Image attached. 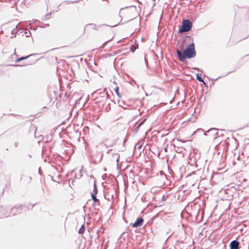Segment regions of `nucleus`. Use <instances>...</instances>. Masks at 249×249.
Masks as SVG:
<instances>
[{
	"instance_id": "f257e3e1",
	"label": "nucleus",
	"mask_w": 249,
	"mask_h": 249,
	"mask_svg": "<svg viewBox=\"0 0 249 249\" xmlns=\"http://www.w3.org/2000/svg\"><path fill=\"white\" fill-rule=\"evenodd\" d=\"M180 42L178 43L179 48L177 50V54L180 61H183L184 59L187 58H191L194 57L196 56V52L195 50V45L194 43H192L184 50L183 53H182L181 50L183 49L182 45H180Z\"/></svg>"
},
{
	"instance_id": "f03ea898",
	"label": "nucleus",
	"mask_w": 249,
	"mask_h": 249,
	"mask_svg": "<svg viewBox=\"0 0 249 249\" xmlns=\"http://www.w3.org/2000/svg\"><path fill=\"white\" fill-rule=\"evenodd\" d=\"M192 27V23L189 20H184L182 24L179 32H186L190 31Z\"/></svg>"
},
{
	"instance_id": "7ed1b4c3",
	"label": "nucleus",
	"mask_w": 249,
	"mask_h": 249,
	"mask_svg": "<svg viewBox=\"0 0 249 249\" xmlns=\"http://www.w3.org/2000/svg\"><path fill=\"white\" fill-rule=\"evenodd\" d=\"M239 243L236 240L232 241L230 244L231 249H238Z\"/></svg>"
},
{
	"instance_id": "20e7f679",
	"label": "nucleus",
	"mask_w": 249,
	"mask_h": 249,
	"mask_svg": "<svg viewBox=\"0 0 249 249\" xmlns=\"http://www.w3.org/2000/svg\"><path fill=\"white\" fill-rule=\"evenodd\" d=\"M142 222L143 219L142 218L138 219L137 221L133 224L132 226L134 228L139 227L142 225Z\"/></svg>"
},
{
	"instance_id": "39448f33",
	"label": "nucleus",
	"mask_w": 249,
	"mask_h": 249,
	"mask_svg": "<svg viewBox=\"0 0 249 249\" xmlns=\"http://www.w3.org/2000/svg\"><path fill=\"white\" fill-rule=\"evenodd\" d=\"M94 193H95L91 194V197H92V198L93 199L94 201L96 202L97 201V199L95 195L97 193V188L95 185H94Z\"/></svg>"
},
{
	"instance_id": "423d86ee",
	"label": "nucleus",
	"mask_w": 249,
	"mask_h": 249,
	"mask_svg": "<svg viewBox=\"0 0 249 249\" xmlns=\"http://www.w3.org/2000/svg\"><path fill=\"white\" fill-rule=\"evenodd\" d=\"M196 79L200 82H203L204 84H205V83L204 82V81H203V80L202 79V78H201V76L200 74H196Z\"/></svg>"
},
{
	"instance_id": "0eeeda50",
	"label": "nucleus",
	"mask_w": 249,
	"mask_h": 249,
	"mask_svg": "<svg viewBox=\"0 0 249 249\" xmlns=\"http://www.w3.org/2000/svg\"><path fill=\"white\" fill-rule=\"evenodd\" d=\"M28 57V56H26V57H22L20 58H18L17 61L18 62V61H21L22 60H24V59H25L26 58H27Z\"/></svg>"
},
{
	"instance_id": "6e6552de",
	"label": "nucleus",
	"mask_w": 249,
	"mask_h": 249,
	"mask_svg": "<svg viewBox=\"0 0 249 249\" xmlns=\"http://www.w3.org/2000/svg\"><path fill=\"white\" fill-rule=\"evenodd\" d=\"M216 129H215V128H212V129H209V130H208V132H214L216 134V133L215 132Z\"/></svg>"
},
{
	"instance_id": "1a4fd4ad",
	"label": "nucleus",
	"mask_w": 249,
	"mask_h": 249,
	"mask_svg": "<svg viewBox=\"0 0 249 249\" xmlns=\"http://www.w3.org/2000/svg\"><path fill=\"white\" fill-rule=\"evenodd\" d=\"M84 232V228H83V227H81V228L79 230V232L80 233H82Z\"/></svg>"
},
{
	"instance_id": "9d476101",
	"label": "nucleus",
	"mask_w": 249,
	"mask_h": 249,
	"mask_svg": "<svg viewBox=\"0 0 249 249\" xmlns=\"http://www.w3.org/2000/svg\"><path fill=\"white\" fill-rule=\"evenodd\" d=\"M115 91H116V93H117V94H118V88H117H117H115Z\"/></svg>"
},
{
	"instance_id": "9b49d317",
	"label": "nucleus",
	"mask_w": 249,
	"mask_h": 249,
	"mask_svg": "<svg viewBox=\"0 0 249 249\" xmlns=\"http://www.w3.org/2000/svg\"><path fill=\"white\" fill-rule=\"evenodd\" d=\"M136 146H138V148H140L141 147V146L140 145H139L138 144H137Z\"/></svg>"
},
{
	"instance_id": "f8f14e48",
	"label": "nucleus",
	"mask_w": 249,
	"mask_h": 249,
	"mask_svg": "<svg viewBox=\"0 0 249 249\" xmlns=\"http://www.w3.org/2000/svg\"><path fill=\"white\" fill-rule=\"evenodd\" d=\"M142 124V123L140 124L139 125V126H140Z\"/></svg>"
}]
</instances>
